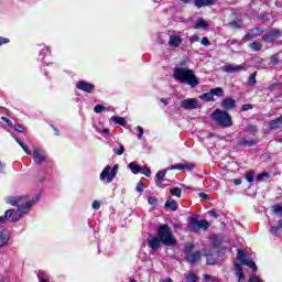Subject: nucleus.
<instances>
[{
    "instance_id": "f257e3e1",
    "label": "nucleus",
    "mask_w": 282,
    "mask_h": 282,
    "mask_svg": "<svg viewBox=\"0 0 282 282\" xmlns=\"http://www.w3.org/2000/svg\"><path fill=\"white\" fill-rule=\"evenodd\" d=\"M173 78L178 83L189 85V87H197V85H199V79L197 78V76H195V72L189 68H174Z\"/></svg>"
},
{
    "instance_id": "f03ea898",
    "label": "nucleus",
    "mask_w": 282,
    "mask_h": 282,
    "mask_svg": "<svg viewBox=\"0 0 282 282\" xmlns=\"http://www.w3.org/2000/svg\"><path fill=\"white\" fill-rule=\"evenodd\" d=\"M156 235L161 240V243L163 246H175L177 243V239H175V236L173 235V231L171 230V227L169 225H161L156 229Z\"/></svg>"
},
{
    "instance_id": "7ed1b4c3",
    "label": "nucleus",
    "mask_w": 282,
    "mask_h": 282,
    "mask_svg": "<svg viewBox=\"0 0 282 282\" xmlns=\"http://www.w3.org/2000/svg\"><path fill=\"white\" fill-rule=\"evenodd\" d=\"M37 199L39 196L31 200H28V198L25 197H9L7 204H10L11 206H17L20 213H28V210L32 208L33 204H35Z\"/></svg>"
},
{
    "instance_id": "20e7f679",
    "label": "nucleus",
    "mask_w": 282,
    "mask_h": 282,
    "mask_svg": "<svg viewBox=\"0 0 282 282\" xmlns=\"http://www.w3.org/2000/svg\"><path fill=\"white\" fill-rule=\"evenodd\" d=\"M212 120L217 122L219 127H223V129H226L228 127H232V117H230V113L226 110L216 109L210 115Z\"/></svg>"
},
{
    "instance_id": "39448f33",
    "label": "nucleus",
    "mask_w": 282,
    "mask_h": 282,
    "mask_svg": "<svg viewBox=\"0 0 282 282\" xmlns=\"http://www.w3.org/2000/svg\"><path fill=\"white\" fill-rule=\"evenodd\" d=\"M118 175V164H116L113 167L110 165H107L100 173L99 180L100 182H106V184H111L113 180H116V176Z\"/></svg>"
},
{
    "instance_id": "423d86ee",
    "label": "nucleus",
    "mask_w": 282,
    "mask_h": 282,
    "mask_svg": "<svg viewBox=\"0 0 282 282\" xmlns=\"http://www.w3.org/2000/svg\"><path fill=\"white\" fill-rule=\"evenodd\" d=\"M187 228L189 232H197V230H208V228H210V224H208L207 220H197L193 217L187 224Z\"/></svg>"
},
{
    "instance_id": "0eeeda50",
    "label": "nucleus",
    "mask_w": 282,
    "mask_h": 282,
    "mask_svg": "<svg viewBox=\"0 0 282 282\" xmlns=\"http://www.w3.org/2000/svg\"><path fill=\"white\" fill-rule=\"evenodd\" d=\"M237 259L242 265H247L248 268H251L253 272H257V263H254L252 260H249L243 250H238Z\"/></svg>"
},
{
    "instance_id": "6e6552de",
    "label": "nucleus",
    "mask_w": 282,
    "mask_h": 282,
    "mask_svg": "<svg viewBox=\"0 0 282 282\" xmlns=\"http://www.w3.org/2000/svg\"><path fill=\"white\" fill-rule=\"evenodd\" d=\"M223 72L226 74H237V72H248V65L246 63L241 65H225Z\"/></svg>"
},
{
    "instance_id": "1a4fd4ad",
    "label": "nucleus",
    "mask_w": 282,
    "mask_h": 282,
    "mask_svg": "<svg viewBox=\"0 0 282 282\" xmlns=\"http://www.w3.org/2000/svg\"><path fill=\"white\" fill-rule=\"evenodd\" d=\"M278 39H281V31L276 29L269 31L262 36V41H264V43H274Z\"/></svg>"
},
{
    "instance_id": "9d476101",
    "label": "nucleus",
    "mask_w": 282,
    "mask_h": 282,
    "mask_svg": "<svg viewBox=\"0 0 282 282\" xmlns=\"http://www.w3.org/2000/svg\"><path fill=\"white\" fill-rule=\"evenodd\" d=\"M76 88L79 89L80 91H85L86 94H94V89H96V85L89 82L79 80L76 83Z\"/></svg>"
},
{
    "instance_id": "9b49d317",
    "label": "nucleus",
    "mask_w": 282,
    "mask_h": 282,
    "mask_svg": "<svg viewBox=\"0 0 282 282\" xmlns=\"http://www.w3.org/2000/svg\"><path fill=\"white\" fill-rule=\"evenodd\" d=\"M33 160L35 164L41 165L47 160V154L45 153V151L35 148L33 151Z\"/></svg>"
},
{
    "instance_id": "f8f14e48",
    "label": "nucleus",
    "mask_w": 282,
    "mask_h": 282,
    "mask_svg": "<svg viewBox=\"0 0 282 282\" xmlns=\"http://www.w3.org/2000/svg\"><path fill=\"white\" fill-rule=\"evenodd\" d=\"M263 34V30L261 28H254L248 31V33L242 39L243 43L250 41V39H257Z\"/></svg>"
},
{
    "instance_id": "ddd939ff",
    "label": "nucleus",
    "mask_w": 282,
    "mask_h": 282,
    "mask_svg": "<svg viewBox=\"0 0 282 282\" xmlns=\"http://www.w3.org/2000/svg\"><path fill=\"white\" fill-rule=\"evenodd\" d=\"M148 246L151 248V250H160V248H162V240L159 238V236H150L148 238Z\"/></svg>"
},
{
    "instance_id": "4468645a",
    "label": "nucleus",
    "mask_w": 282,
    "mask_h": 282,
    "mask_svg": "<svg viewBox=\"0 0 282 282\" xmlns=\"http://www.w3.org/2000/svg\"><path fill=\"white\" fill-rule=\"evenodd\" d=\"M193 169H195V164L193 163H180L170 166L167 171H193Z\"/></svg>"
},
{
    "instance_id": "2eb2a0df",
    "label": "nucleus",
    "mask_w": 282,
    "mask_h": 282,
    "mask_svg": "<svg viewBox=\"0 0 282 282\" xmlns=\"http://www.w3.org/2000/svg\"><path fill=\"white\" fill-rule=\"evenodd\" d=\"M198 101L195 98H187L181 101L182 109H197Z\"/></svg>"
},
{
    "instance_id": "dca6fc26",
    "label": "nucleus",
    "mask_w": 282,
    "mask_h": 282,
    "mask_svg": "<svg viewBox=\"0 0 282 282\" xmlns=\"http://www.w3.org/2000/svg\"><path fill=\"white\" fill-rule=\"evenodd\" d=\"M187 263H191V265H195L197 261L202 259V253L199 251H195L193 253H187L185 257Z\"/></svg>"
},
{
    "instance_id": "f3484780",
    "label": "nucleus",
    "mask_w": 282,
    "mask_h": 282,
    "mask_svg": "<svg viewBox=\"0 0 282 282\" xmlns=\"http://www.w3.org/2000/svg\"><path fill=\"white\" fill-rule=\"evenodd\" d=\"M257 140L254 139H248L247 134H243V138L238 140V147H254L257 144Z\"/></svg>"
},
{
    "instance_id": "a211bd4d",
    "label": "nucleus",
    "mask_w": 282,
    "mask_h": 282,
    "mask_svg": "<svg viewBox=\"0 0 282 282\" xmlns=\"http://www.w3.org/2000/svg\"><path fill=\"white\" fill-rule=\"evenodd\" d=\"M8 241H10V230L2 229L0 231V248H3V246H8Z\"/></svg>"
},
{
    "instance_id": "6ab92c4d",
    "label": "nucleus",
    "mask_w": 282,
    "mask_h": 282,
    "mask_svg": "<svg viewBox=\"0 0 282 282\" xmlns=\"http://www.w3.org/2000/svg\"><path fill=\"white\" fill-rule=\"evenodd\" d=\"M223 109H226V111H230V109H235L237 107V101L232 98H225L221 102Z\"/></svg>"
},
{
    "instance_id": "aec40b11",
    "label": "nucleus",
    "mask_w": 282,
    "mask_h": 282,
    "mask_svg": "<svg viewBox=\"0 0 282 282\" xmlns=\"http://www.w3.org/2000/svg\"><path fill=\"white\" fill-rule=\"evenodd\" d=\"M169 45L171 47H180V45H182V36L170 35Z\"/></svg>"
},
{
    "instance_id": "412c9836",
    "label": "nucleus",
    "mask_w": 282,
    "mask_h": 282,
    "mask_svg": "<svg viewBox=\"0 0 282 282\" xmlns=\"http://www.w3.org/2000/svg\"><path fill=\"white\" fill-rule=\"evenodd\" d=\"M235 275L237 276L239 282L246 281V274H243V267H241V264H239V263H236Z\"/></svg>"
},
{
    "instance_id": "4be33fe9",
    "label": "nucleus",
    "mask_w": 282,
    "mask_h": 282,
    "mask_svg": "<svg viewBox=\"0 0 282 282\" xmlns=\"http://www.w3.org/2000/svg\"><path fill=\"white\" fill-rule=\"evenodd\" d=\"M196 8H206L207 6H215V0H194Z\"/></svg>"
},
{
    "instance_id": "5701e85b",
    "label": "nucleus",
    "mask_w": 282,
    "mask_h": 282,
    "mask_svg": "<svg viewBox=\"0 0 282 282\" xmlns=\"http://www.w3.org/2000/svg\"><path fill=\"white\" fill-rule=\"evenodd\" d=\"M269 127L272 131H275V129H281V127H282V116L278 117L274 120H271L270 123H269Z\"/></svg>"
},
{
    "instance_id": "b1692460",
    "label": "nucleus",
    "mask_w": 282,
    "mask_h": 282,
    "mask_svg": "<svg viewBox=\"0 0 282 282\" xmlns=\"http://www.w3.org/2000/svg\"><path fill=\"white\" fill-rule=\"evenodd\" d=\"M155 184L156 186H162V182H164V177H166V170H161L156 173Z\"/></svg>"
},
{
    "instance_id": "393cba45",
    "label": "nucleus",
    "mask_w": 282,
    "mask_h": 282,
    "mask_svg": "<svg viewBox=\"0 0 282 282\" xmlns=\"http://www.w3.org/2000/svg\"><path fill=\"white\" fill-rule=\"evenodd\" d=\"M208 23H206V20L198 19V21L194 25V30H207Z\"/></svg>"
},
{
    "instance_id": "a878e982",
    "label": "nucleus",
    "mask_w": 282,
    "mask_h": 282,
    "mask_svg": "<svg viewBox=\"0 0 282 282\" xmlns=\"http://www.w3.org/2000/svg\"><path fill=\"white\" fill-rule=\"evenodd\" d=\"M270 232L274 237H279V235H281V232H282V223H281V220L279 221L278 226L271 227Z\"/></svg>"
},
{
    "instance_id": "bb28decb",
    "label": "nucleus",
    "mask_w": 282,
    "mask_h": 282,
    "mask_svg": "<svg viewBox=\"0 0 282 282\" xmlns=\"http://www.w3.org/2000/svg\"><path fill=\"white\" fill-rule=\"evenodd\" d=\"M199 100H204L205 102H213L215 98L213 97V93L209 90V93H205L203 95H199Z\"/></svg>"
},
{
    "instance_id": "cd10ccee",
    "label": "nucleus",
    "mask_w": 282,
    "mask_h": 282,
    "mask_svg": "<svg viewBox=\"0 0 282 282\" xmlns=\"http://www.w3.org/2000/svg\"><path fill=\"white\" fill-rule=\"evenodd\" d=\"M165 208H169V210H172V212L177 210V202H175L174 199L166 200Z\"/></svg>"
},
{
    "instance_id": "c85d7f7f",
    "label": "nucleus",
    "mask_w": 282,
    "mask_h": 282,
    "mask_svg": "<svg viewBox=\"0 0 282 282\" xmlns=\"http://www.w3.org/2000/svg\"><path fill=\"white\" fill-rule=\"evenodd\" d=\"M213 98L217 96L218 98H224V89L221 87H216L210 89Z\"/></svg>"
},
{
    "instance_id": "c756f323",
    "label": "nucleus",
    "mask_w": 282,
    "mask_h": 282,
    "mask_svg": "<svg viewBox=\"0 0 282 282\" xmlns=\"http://www.w3.org/2000/svg\"><path fill=\"white\" fill-rule=\"evenodd\" d=\"M128 167L130 169L131 173H133L134 175H138V173H140V171H142V167L135 163H130L128 165Z\"/></svg>"
},
{
    "instance_id": "7c9ffc66",
    "label": "nucleus",
    "mask_w": 282,
    "mask_h": 282,
    "mask_svg": "<svg viewBox=\"0 0 282 282\" xmlns=\"http://www.w3.org/2000/svg\"><path fill=\"white\" fill-rule=\"evenodd\" d=\"M112 122H116L117 124H120V127H127V120L122 117H111Z\"/></svg>"
},
{
    "instance_id": "2f4dec72",
    "label": "nucleus",
    "mask_w": 282,
    "mask_h": 282,
    "mask_svg": "<svg viewBox=\"0 0 282 282\" xmlns=\"http://www.w3.org/2000/svg\"><path fill=\"white\" fill-rule=\"evenodd\" d=\"M15 142L19 143V145L21 147V149H23V151L26 153V155H32V151H30V149H28V145H25L24 143L21 142V139L13 137Z\"/></svg>"
},
{
    "instance_id": "473e14b6",
    "label": "nucleus",
    "mask_w": 282,
    "mask_h": 282,
    "mask_svg": "<svg viewBox=\"0 0 282 282\" xmlns=\"http://www.w3.org/2000/svg\"><path fill=\"white\" fill-rule=\"evenodd\" d=\"M50 54H52L50 47H44L40 51L39 59L43 61V58H45V56H50Z\"/></svg>"
},
{
    "instance_id": "72a5a7b5",
    "label": "nucleus",
    "mask_w": 282,
    "mask_h": 282,
    "mask_svg": "<svg viewBox=\"0 0 282 282\" xmlns=\"http://www.w3.org/2000/svg\"><path fill=\"white\" fill-rule=\"evenodd\" d=\"M249 47L253 51V52H261V50H263V46L261 45V43L259 42H253L249 44Z\"/></svg>"
},
{
    "instance_id": "f704fd0d",
    "label": "nucleus",
    "mask_w": 282,
    "mask_h": 282,
    "mask_svg": "<svg viewBox=\"0 0 282 282\" xmlns=\"http://www.w3.org/2000/svg\"><path fill=\"white\" fill-rule=\"evenodd\" d=\"M25 213L28 212H21L20 209H18L15 214L12 216L11 221H13V224H17V221H19V219H21V216L25 215Z\"/></svg>"
},
{
    "instance_id": "c9c22d12",
    "label": "nucleus",
    "mask_w": 282,
    "mask_h": 282,
    "mask_svg": "<svg viewBox=\"0 0 282 282\" xmlns=\"http://www.w3.org/2000/svg\"><path fill=\"white\" fill-rule=\"evenodd\" d=\"M250 133L251 135H257V126H248L243 132L245 135Z\"/></svg>"
},
{
    "instance_id": "e433bc0d",
    "label": "nucleus",
    "mask_w": 282,
    "mask_h": 282,
    "mask_svg": "<svg viewBox=\"0 0 282 282\" xmlns=\"http://www.w3.org/2000/svg\"><path fill=\"white\" fill-rule=\"evenodd\" d=\"M112 151L116 155H122V153H124V145L118 143V145L113 148Z\"/></svg>"
},
{
    "instance_id": "4c0bfd02",
    "label": "nucleus",
    "mask_w": 282,
    "mask_h": 282,
    "mask_svg": "<svg viewBox=\"0 0 282 282\" xmlns=\"http://www.w3.org/2000/svg\"><path fill=\"white\" fill-rule=\"evenodd\" d=\"M256 180H257V182H263L264 180H270V173H268V172L260 173V174H258Z\"/></svg>"
},
{
    "instance_id": "58836bf2",
    "label": "nucleus",
    "mask_w": 282,
    "mask_h": 282,
    "mask_svg": "<svg viewBox=\"0 0 282 282\" xmlns=\"http://www.w3.org/2000/svg\"><path fill=\"white\" fill-rule=\"evenodd\" d=\"M248 83L251 87H254V85H257V72L252 73L249 78H248Z\"/></svg>"
},
{
    "instance_id": "ea45409f",
    "label": "nucleus",
    "mask_w": 282,
    "mask_h": 282,
    "mask_svg": "<svg viewBox=\"0 0 282 282\" xmlns=\"http://www.w3.org/2000/svg\"><path fill=\"white\" fill-rule=\"evenodd\" d=\"M171 195L174 197H182V188L180 187H174L170 189Z\"/></svg>"
},
{
    "instance_id": "a19ab883",
    "label": "nucleus",
    "mask_w": 282,
    "mask_h": 282,
    "mask_svg": "<svg viewBox=\"0 0 282 282\" xmlns=\"http://www.w3.org/2000/svg\"><path fill=\"white\" fill-rule=\"evenodd\" d=\"M245 177L247 182H249V184H252V182H254V172L252 171L246 172Z\"/></svg>"
},
{
    "instance_id": "79ce46f5",
    "label": "nucleus",
    "mask_w": 282,
    "mask_h": 282,
    "mask_svg": "<svg viewBox=\"0 0 282 282\" xmlns=\"http://www.w3.org/2000/svg\"><path fill=\"white\" fill-rule=\"evenodd\" d=\"M207 265H215L217 263V258H214L213 254H207Z\"/></svg>"
},
{
    "instance_id": "37998d69",
    "label": "nucleus",
    "mask_w": 282,
    "mask_h": 282,
    "mask_svg": "<svg viewBox=\"0 0 282 282\" xmlns=\"http://www.w3.org/2000/svg\"><path fill=\"white\" fill-rule=\"evenodd\" d=\"M12 215H14V209H9L4 213V216H0V218H3L6 224V221L12 217Z\"/></svg>"
},
{
    "instance_id": "c03bdc74",
    "label": "nucleus",
    "mask_w": 282,
    "mask_h": 282,
    "mask_svg": "<svg viewBox=\"0 0 282 282\" xmlns=\"http://www.w3.org/2000/svg\"><path fill=\"white\" fill-rule=\"evenodd\" d=\"M186 281L187 282H197V276L195 273L193 272H189L186 276H185Z\"/></svg>"
},
{
    "instance_id": "a18cd8bd",
    "label": "nucleus",
    "mask_w": 282,
    "mask_h": 282,
    "mask_svg": "<svg viewBox=\"0 0 282 282\" xmlns=\"http://www.w3.org/2000/svg\"><path fill=\"white\" fill-rule=\"evenodd\" d=\"M37 278H39L40 282H47V273H45L43 271L37 273Z\"/></svg>"
},
{
    "instance_id": "49530a36",
    "label": "nucleus",
    "mask_w": 282,
    "mask_h": 282,
    "mask_svg": "<svg viewBox=\"0 0 282 282\" xmlns=\"http://www.w3.org/2000/svg\"><path fill=\"white\" fill-rule=\"evenodd\" d=\"M140 173H142V175H145V177H151V170L147 166H144L143 169L141 167Z\"/></svg>"
},
{
    "instance_id": "de8ad7c7",
    "label": "nucleus",
    "mask_w": 282,
    "mask_h": 282,
    "mask_svg": "<svg viewBox=\"0 0 282 282\" xmlns=\"http://www.w3.org/2000/svg\"><path fill=\"white\" fill-rule=\"evenodd\" d=\"M105 109H106L105 106L97 105V106H95L94 111H95V113H102L105 111Z\"/></svg>"
},
{
    "instance_id": "09e8293b",
    "label": "nucleus",
    "mask_w": 282,
    "mask_h": 282,
    "mask_svg": "<svg viewBox=\"0 0 282 282\" xmlns=\"http://www.w3.org/2000/svg\"><path fill=\"white\" fill-rule=\"evenodd\" d=\"M254 106L252 104H245L241 107V111H250V109H253Z\"/></svg>"
},
{
    "instance_id": "8fccbe9b",
    "label": "nucleus",
    "mask_w": 282,
    "mask_h": 282,
    "mask_svg": "<svg viewBox=\"0 0 282 282\" xmlns=\"http://www.w3.org/2000/svg\"><path fill=\"white\" fill-rule=\"evenodd\" d=\"M273 213H274L275 215H279L280 217H282V206H275V207L273 208Z\"/></svg>"
},
{
    "instance_id": "3c124183",
    "label": "nucleus",
    "mask_w": 282,
    "mask_h": 282,
    "mask_svg": "<svg viewBox=\"0 0 282 282\" xmlns=\"http://www.w3.org/2000/svg\"><path fill=\"white\" fill-rule=\"evenodd\" d=\"M13 129H15V131H18V133H23V131H25V128H23V126H21V124L13 126Z\"/></svg>"
},
{
    "instance_id": "603ef678",
    "label": "nucleus",
    "mask_w": 282,
    "mask_h": 282,
    "mask_svg": "<svg viewBox=\"0 0 282 282\" xmlns=\"http://www.w3.org/2000/svg\"><path fill=\"white\" fill-rule=\"evenodd\" d=\"M249 282H263L258 275H252L249 278Z\"/></svg>"
},
{
    "instance_id": "864d4df0",
    "label": "nucleus",
    "mask_w": 282,
    "mask_h": 282,
    "mask_svg": "<svg viewBox=\"0 0 282 282\" xmlns=\"http://www.w3.org/2000/svg\"><path fill=\"white\" fill-rule=\"evenodd\" d=\"M199 41V35L194 34L189 37V43H197Z\"/></svg>"
},
{
    "instance_id": "5fc2aeb1",
    "label": "nucleus",
    "mask_w": 282,
    "mask_h": 282,
    "mask_svg": "<svg viewBox=\"0 0 282 282\" xmlns=\"http://www.w3.org/2000/svg\"><path fill=\"white\" fill-rule=\"evenodd\" d=\"M148 203L150 204V206H155V204H158V198L149 197Z\"/></svg>"
},
{
    "instance_id": "6e6d98bb",
    "label": "nucleus",
    "mask_w": 282,
    "mask_h": 282,
    "mask_svg": "<svg viewBox=\"0 0 282 282\" xmlns=\"http://www.w3.org/2000/svg\"><path fill=\"white\" fill-rule=\"evenodd\" d=\"M7 43H10V39L0 36V46L7 45Z\"/></svg>"
},
{
    "instance_id": "4d7b16f0",
    "label": "nucleus",
    "mask_w": 282,
    "mask_h": 282,
    "mask_svg": "<svg viewBox=\"0 0 282 282\" xmlns=\"http://www.w3.org/2000/svg\"><path fill=\"white\" fill-rule=\"evenodd\" d=\"M135 191L138 193H142L144 191V185L142 183H138L137 187H135Z\"/></svg>"
},
{
    "instance_id": "13d9d810",
    "label": "nucleus",
    "mask_w": 282,
    "mask_h": 282,
    "mask_svg": "<svg viewBox=\"0 0 282 282\" xmlns=\"http://www.w3.org/2000/svg\"><path fill=\"white\" fill-rule=\"evenodd\" d=\"M137 129L139 130L138 138H139V140H141L142 135H144V129L140 126H138Z\"/></svg>"
},
{
    "instance_id": "bf43d9fd",
    "label": "nucleus",
    "mask_w": 282,
    "mask_h": 282,
    "mask_svg": "<svg viewBox=\"0 0 282 282\" xmlns=\"http://www.w3.org/2000/svg\"><path fill=\"white\" fill-rule=\"evenodd\" d=\"M208 215H209V217H214V219H218L219 218V214H217L215 210H209Z\"/></svg>"
},
{
    "instance_id": "052dcab7",
    "label": "nucleus",
    "mask_w": 282,
    "mask_h": 282,
    "mask_svg": "<svg viewBox=\"0 0 282 282\" xmlns=\"http://www.w3.org/2000/svg\"><path fill=\"white\" fill-rule=\"evenodd\" d=\"M200 43H202V45L208 46V45H210V40H208V37H203Z\"/></svg>"
},
{
    "instance_id": "680f3d73",
    "label": "nucleus",
    "mask_w": 282,
    "mask_h": 282,
    "mask_svg": "<svg viewBox=\"0 0 282 282\" xmlns=\"http://www.w3.org/2000/svg\"><path fill=\"white\" fill-rule=\"evenodd\" d=\"M93 208L94 210H99L100 209V203L98 200L93 202Z\"/></svg>"
},
{
    "instance_id": "e2e57ef3",
    "label": "nucleus",
    "mask_w": 282,
    "mask_h": 282,
    "mask_svg": "<svg viewBox=\"0 0 282 282\" xmlns=\"http://www.w3.org/2000/svg\"><path fill=\"white\" fill-rule=\"evenodd\" d=\"M271 63H272V65H278L279 64V57L276 55L271 56Z\"/></svg>"
},
{
    "instance_id": "0e129e2a",
    "label": "nucleus",
    "mask_w": 282,
    "mask_h": 282,
    "mask_svg": "<svg viewBox=\"0 0 282 282\" xmlns=\"http://www.w3.org/2000/svg\"><path fill=\"white\" fill-rule=\"evenodd\" d=\"M193 245H186L185 246V252H186V254H191V250H193Z\"/></svg>"
},
{
    "instance_id": "69168bd1",
    "label": "nucleus",
    "mask_w": 282,
    "mask_h": 282,
    "mask_svg": "<svg viewBox=\"0 0 282 282\" xmlns=\"http://www.w3.org/2000/svg\"><path fill=\"white\" fill-rule=\"evenodd\" d=\"M198 196L202 197V199H206V200L210 199V196H208V194L206 193H199Z\"/></svg>"
},
{
    "instance_id": "338daca9",
    "label": "nucleus",
    "mask_w": 282,
    "mask_h": 282,
    "mask_svg": "<svg viewBox=\"0 0 282 282\" xmlns=\"http://www.w3.org/2000/svg\"><path fill=\"white\" fill-rule=\"evenodd\" d=\"M3 122L8 124V127H12V121L8 119L7 117H2Z\"/></svg>"
},
{
    "instance_id": "774afa93",
    "label": "nucleus",
    "mask_w": 282,
    "mask_h": 282,
    "mask_svg": "<svg viewBox=\"0 0 282 282\" xmlns=\"http://www.w3.org/2000/svg\"><path fill=\"white\" fill-rule=\"evenodd\" d=\"M234 184H235V186H240V184H241V178L235 180V181H234Z\"/></svg>"
}]
</instances>
